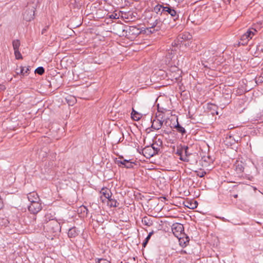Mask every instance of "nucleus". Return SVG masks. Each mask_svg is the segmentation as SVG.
<instances>
[{
	"mask_svg": "<svg viewBox=\"0 0 263 263\" xmlns=\"http://www.w3.org/2000/svg\"><path fill=\"white\" fill-rule=\"evenodd\" d=\"M172 231L174 236L179 239L181 244L182 243L181 240L183 238L182 236L184 235L183 224L179 223H174L172 226Z\"/></svg>",
	"mask_w": 263,
	"mask_h": 263,
	"instance_id": "f257e3e1",
	"label": "nucleus"
},
{
	"mask_svg": "<svg viewBox=\"0 0 263 263\" xmlns=\"http://www.w3.org/2000/svg\"><path fill=\"white\" fill-rule=\"evenodd\" d=\"M47 231L50 233H57L61 230L60 223L55 219H52L46 226Z\"/></svg>",
	"mask_w": 263,
	"mask_h": 263,
	"instance_id": "f03ea898",
	"label": "nucleus"
},
{
	"mask_svg": "<svg viewBox=\"0 0 263 263\" xmlns=\"http://www.w3.org/2000/svg\"><path fill=\"white\" fill-rule=\"evenodd\" d=\"M28 209L31 214L35 215L38 213L42 209L41 200L30 202V204L28 206Z\"/></svg>",
	"mask_w": 263,
	"mask_h": 263,
	"instance_id": "7ed1b4c3",
	"label": "nucleus"
},
{
	"mask_svg": "<svg viewBox=\"0 0 263 263\" xmlns=\"http://www.w3.org/2000/svg\"><path fill=\"white\" fill-rule=\"evenodd\" d=\"M168 74L172 80H177L181 77V71L176 66H171L168 70Z\"/></svg>",
	"mask_w": 263,
	"mask_h": 263,
	"instance_id": "20e7f679",
	"label": "nucleus"
},
{
	"mask_svg": "<svg viewBox=\"0 0 263 263\" xmlns=\"http://www.w3.org/2000/svg\"><path fill=\"white\" fill-rule=\"evenodd\" d=\"M256 32L257 31L253 28L248 30L246 33L241 36L240 40L242 41V44H247L248 41L255 34Z\"/></svg>",
	"mask_w": 263,
	"mask_h": 263,
	"instance_id": "39448f33",
	"label": "nucleus"
},
{
	"mask_svg": "<svg viewBox=\"0 0 263 263\" xmlns=\"http://www.w3.org/2000/svg\"><path fill=\"white\" fill-rule=\"evenodd\" d=\"M155 23L156 24L157 31L159 30H165L170 27L168 20L165 18L163 21H161L160 18H158L155 20Z\"/></svg>",
	"mask_w": 263,
	"mask_h": 263,
	"instance_id": "423d86ee",
	"label": "nucleus"
},
{
	"mask_svg": "<svg viewBox=\"0 0 263 263\" xmlns=\"http://www.w3.org/2000/svg\"><path fill=\"white\" fill-rule=\"evenodd\" d=\"M234 170L236 172L238 177L242 176V173L244 171V164L241 161H236L234 165Z\"/></svg>",
	"mask_w": 263,
	"mask_h": 263,
	"instance_id": "0eeeda50",
	"label": "nucleus"
},
{
	"mask_svg": "<svg viewBox=\"0 0 263 263\" xmlns=\"http://www.w3.org/2000/svg\"><path fill=\"white\" fill-rule=\"evenodd\" d=\"M34 15V10L33 8L27 9L23 13V18L26 21H30L33 19Z\"/></svg>",
	"mask_w": 263,
	"mask_h": 263,
	"instance_id": "6e6552de",
	"label": "nucleus"
},
{
	"mask_svg": "<svg viewBox=\"0 0 263 263\" xmlns=\"http://www.w3.org/2000/svg\"><path fill=\"white\" fill-rule=\"evenodd\" d=\"M143 155L146 158H150L157 154V150H154L153 147L146 146L142 149Z\"/></svg>",
	"mask_w": 263,
	"mask_h": 263,
	"instance_id": "1a4fd4ad",
	"label": "nucleus"
},
{
	"mask_svg": "<svg viewBox=\"0 0 263 263\" xmlns=\"http://www.w3.org/2000/svg\"><path fill=\"white\" fill-rule=\"evenodd\" d=\"M162 12H167L173 17L174 21H176L179 17V15L177 13L176 11L170 7L166 6L165 7H163Z\"/></svg>",
	"mask_w": 263,
	"mask_h": 263,
	"instance_id": "9d476101",
	"label": "nucleus"
},
{
	"mask_svg": "<svg viewBox=\"0 0 263 263\" xmlns=\"http://www.w3.org/2000/svg\"><path fill=\"white\" fill-rule=\"evenodd\" d=\"M117 164L119 166L123 165L124 167L128 168H132L133 167L134 162L130 161V160L122 159L117 161Z\"/></svg>",
	"mask_w": 263,
	"mask_h": 263,
	"instance_id": "9b49d317",
	"label": "nucleus"
},
{
	"mask_svg": "<svg viewBox=\"0 0 263 263\" xmlns=\"http://www.w3.org/2000/svg\"><path fill=\"white\" fill-rule=\"evenodd\" d=\"M27 198L28 199V200L30 202H34L35 201H39V200H40V199L39 198V195L35 192H32L29 193L27 195Z\"/></svg>",
	"mask_w": 263,
	"mask_h": 263,
	"instance_id": "f8f14e48",
	"label": "nucleus"
},
{
	"mask_svg": "<svg viewBox=\"0 0 263 263\" xmlns=\"http://www.w3.org/2000/svg\"><path fill=\"white\" fill-rule=\"evenodd\" d=\"M80 233V231L76 227H72L69 229L68 232V236L69 238H75Z\"/></svg>",
	"mask_w": 263,
	"mask_h": 263,
	"instance_id": "ddd939ff",
	"label": "nucleus"
},
{
	"mask_svg": "<svg viewBox=\"0 0 263 263\" xmlns=\"http://www.w3.org/2000/svg\"><path fill=\"white\" fill-rule=\"evenodd\" d=\"M162 124L163 121L158 119H156L154 120L152 123V128L155 130H158L161 128Z\"/></svg>",
	"mask_w": 263,
	"mask_h": 263,
	"instance_id": "4468645a",
	"label": "nucleus"
},
{
	"mask_svg": "<svg viewBox=\"0 0 263 263\" xmlns=\"http://www.w3.org/2000/svg\"><path fill=\"white\" fill-rule=\"evenodd\" d=\"M100 193L102 194L101 196V198H102L103 196L105 198L108 199L111 197L110 191L107 188H103Z\"/></svg>",
	"mask_w": 263,
	"mask_h": 263,
	"instance_id": "2eb2a0df",
	"label": "nucleus"
},
{
	"mask_svg": "<svg viewBox=\"0 0 263 263\" xmlns=\"http://www.w3.org/2000/svg\"><path fill=\"white\" fill-rule=\"evenodd\" d=\"M153 218L149 216H145L142 219V223L146 226L149 227L153 225Z\"/></svg>",
	"mask_w": 263,
	"mask_h": 263,
	"instance_id": "dca6fc26",
	"label": "nucleus"
},
{
	"mask_svg": "<svg viewBox=\"0 0 263 263\" xmlns=\"http://www.w3.org/2000/svg\"><path fill=\"white\" fill-rule=\"evenodd\" d=\"M131 117L134 120L138 121L142 117V115L133 108V110L131 113Z\"/></svg>",
	"mask_w": 263,
	"mask_h": 263,
	"instance_id": "f3484780",
	"label": "nucleus"
},
{
	"mask_svg": "<svg viewBox=\"0 0 263 263\" xmlns=\"http://www.w3.org/2000/svg\"><path fill=\"white\" fill-rule=\"evenodd\" d=\"M177 124L174 126V128H175L179 132L181 133L182 134H184L186 133V130L184 129V127H182L178 122V120H177Z\"/></svg>",
	"mask_w": 263,
	"mask_h": 263,
	"instance_id": "a211bd4d",
	"label": "nucleus"
},
{
	"mask_svg": "<svg viewBox=\"0 0 263 263\" xmlns=\"http://www.w3.org/2000/svg\"><path fill=\"white\" fill-rule=\"evenodd\" d=\"M108 200V204L110 206L117 207L119 204V203L115 199H112L111 197L109 198Z\"/></svg>",
	"mask_w": 263,
	"mask_h": 263,
	"instance_id": "6ab92c4d",
	"label": "nucleus"
},
{
	"mask_svg": "<svg viewBox=\"0 0 263 263\" xmlns=\"http://www.w3.org/2000/svg\"><path fill=\"white\" fill-rule=\"evenodd\" d=\"M52 219H54L53 218V216L51 213H46L44 217V221L47 223V224L50 222Z\"/></svg>",
	"mask_w": 263,
	"mask_h": 263,
	"instance_id": "aec40b11",
	"label": "nucleus"
},
{
	"mask_svg": "<svg viewBox=\"0 0 263 263\" xmlns=\"http://www.w3.org/2000/svg\"><path fill=\"white\" fill-rule=\"evenodd\" d=\"M13 48L14 50H17L19 49L20 46V42L18 40H14L12 42Z\"/></svg>",
	"mask_w": 263,
	"mask_h": 263,
	"instance_id": "412c9836",
	"label": "nucleus"
},
{
	"mask_svg": "<svg viewBox=\"0 0 263 263\" xmlns=\"http://www.w3.org/2000/svg\"><path fill=\"white\" fill-rule=\"evenodd\" d=\"M20 74L24 76L26 73H28V71L29 70V67H24L23 66L20 67Z\"/></svg>",
	"mask_w": 263,
	"mask_h": 263,
	"instance_id": "4be33fe9",
	"label": "nucleus"
},
{
	"mask_svg": "<svg viewBox=\"0 0 263 263\" xmlns=\"http://www.w3.org/2000/svg\"><path fill=\"white\" fill-rule=\"evenodd\" d=\"M44 72L45 70L43 67H39L35 70V72L40 75H42Z\"/></svg>",
	"mask_w": 263,
	"mask_h": 263,
	"instance_id": "5701e85b",
	"label": "nucleus"
},
{
	"mask_svg": "<svg viewBox=\"0 0 263 263\" xmlns=\"http://www.w3.org/2000/svg\"><path fill=\"white\" fill-rule=\"evenodd\" d=\"M163 7H164V6H162V5H161L158 4V5H156V6L154 7V11H155L156 13H158L159 12H160V10H161V9H162V10H163Z\"/></svg>",
	"mask_w": 263,
	"mask_h": 263,
	"instance_id": "b1692460",
	"label": "nucleus"
},
{
	"mask_svg": "<svg viewBox=\"0 0 263 263\" xmlns=\"http://www.w3.org/2000/svg\"><path fill=\"white\" fill-rule=\"evenodd\" d=\"M14 55L15 57V58L16 59H22L23 57L21 53V52L19 51V50H14Z\"/></svg>",
	"mask_w": 263,
	"mask_h": 263,
	"instance_id": "393cba45",
	"label": "nucleus"
},
{
	"mask_svg": "<svg viewBox=\"0 0 263 263\" xmlns=\"http://www.w3.org/2000/svg\"><path fill=\"white\" fill-rule=\"evenodd\" d=\"M182 153H183V151H182V150L181 151L177 150V154L178 155L180 156V159L183 161H187L188 160H187L186 157H183L182 156H181Z\"/></svg>",
	"mask_w": 263,
	"mask_h": 263,
	"instance_id": "a878e982",
	"label": "nucleus"
},
{
	"mask_svg": "<svg viewBox=\"0 0 263 263\" xmlns=\"http://www.w3.org/2000/svg\"><path fill=\"white\" fill-rule=\"evenodd\" d=\"M80 210L82 212H83L84 215H87L88 210L85 206H81Z\"/></svg>",
	"mask_w": 263,
	"mask_h": 263,
	"instance_id": "bb28decb",
	"label": "nucleus"
},
{
	"mask_svg": "<svg viewBox=\"0 0 263 263\" xmlns=\"http://www.w3.org/2000/svg\"><path fill=\"white\" fill-rule=\"evenodd\" d=\"M98 263H110V262L106 259H100L99 260Z\"/></svg>",
	"mask_w": 263,
	"mask_h": 263,
	"instance_id": "cd10ccee",
	"label": "nucleus"
},
{
	"mask_svg": "<svg viewBox=\"0 0 263 263\" xmlns=\"http://www.w3.org/2000/svg\"><path fill=\"white\" fill-rule=\"evenodd\" d=\"M110 17L111 18L117 19L119 18V16L117 14H112L110 15Z\"/></svg>",
	"mask_w": 263,
	"mask_h": 263,
	"instance_id": "c85d7f7f",
	"label": "nucleus"
},
{
	"mask_svg": "<svg viewBox=\"0 0 263 263\" xmlns=\"http://www.w3.org/2000/svg\"><path fill=\"white\" fill-rule=\"evenodd\" d=\"M187 149H188V147L187 146L186 147H184L183 148H182V151H184L186 156L188 155L187 154Z\"/></svg>",
	"mask_w": 263,
	"mask_h": 263,
	"instance_id": "c756f323",
	"label": "nucleus"
},
{
	"mask_svg": "<svg viewBox=\"0 0 263 263\" xmlns=\"http://www.w3.org/2000/svg\"><path fill=\"white\" fill-rule=\"evenodd\" d=\"M205 174V172H202L201 173H199L197 174V175L198 176H199L200 177H203L204 175Z\"/></svg>",
	"mask_w": 263,
	"mask_h": 263,
	"instance_id": "7c9ffc66",
	"label": "nucleus"
},
{
	"mask_svg": "<svg viewBox=\"0 0 263 263\" xmlns=\"http://www.w3.org/2000/svg\"><path fill=\"white\" fill-rule=\"evenodd\" d=\"M151 27H150V29L153 28H156V24L155 23V21L154 22H153V23H151Z\"/></svg>",
	"mask_w": 263,
	"mask_h": 263,
	"instance_id": "2f4dec72",
	"label": "nucleus"
},
{
	"mask_svg": "<svg viewBox=\"0 0 263 263\" xmlns=\"http://www.w3.org/2000/svg\"><path fill=\"white\" fill-rule=\"evenodd\" d=\"M6 89V87L4 85L1 84L0 85V91L4 90Z\"/></svg>",
	"mask_w": 263,
	"mask_h": 263,
	"instance_id": "473e14b6",
	"label": "nucleus"
},
{
	"mask_svg": "<svg viewBox=\"0 0 263 263\" xmlns=\"http://www.w3.org/2000/svg\"><path fill=\"white\" fill-rule=\"evenodd\" d=\"M197 207L196 202H195L194 205L191 204V206L189 207L191 209H194Z\"/></svg>",
	"mask_w": 263,
	"mask_h": 263,
	"instance_id": "72a5a7b5",
	"label": "nucleus"
},
{
	"mask_svg": "<svg viewBox=\"0 0 263 263\" xmlns=\"http://www.w3.org/2000/svg\"><path fill=\"white\" fill-rule=\"evenodd\" d=\"M16 73L17 74H20V67L18 68V66L16 68Z\"/></svg>",
	"mask_w": 263,
	"mask_h": 263,
	"instance_id": "f704fd0d",
	"label": "nucleus"
},
{
	"mask_svg": "<svg viewBox=\"0 0 263 263\" xmlns=\"http://www.w3.org/2000/svg\"><path fill=\"white\" fill-rule=\"evenodd\" d=\"M152 147H153V149L154 150H157V153H158V148L157 147H156L155 146H154V144H152V146H151Z\"/></svg>",
	"mask_w": 263,
	"mask_h": 263,
	"instance_id": "c9c22d12",
	"label": "nucleus"
},
{
	"mask_svg": "<svg viewBox=\"0 0 263 263\" xmlns=\"http://www.w3.org/2000/svg\"><path fill=\"white\" fill-rule=\"evenodd\" d=\"M147 243V241H144L143 242V244H142L143 246L144 247H145V246H146V245Z\"/></svg>",
	"mask_w": 263,
	"mask_h": 263,
	"instance_id": "e433bc0d",
	"label": "nucleus"
},
{
	"mask_svg": "<svg viewBox=\"0 0 263 263\" xmlns=\"http://www.w3.org/2000/svg\"><path fill=\"white\" fill-rule=\"evenodd\" d=\"M150 238H151V237H149V236L147 235V236L146 237V238H145V241H147V242H148V240H149Z\"/></svg>",
	"mask_w": 263,
	"mask_h": 263,
	"instance_id": "4c0bfd02",
	"label": "nucleus"
},
{
	"mask_svg": "<svg viewBox=\"0 0 263 263\" xmlns=\"http://www.w3.org/2000/svg\"><path fill=\"white\" fill-rule=\"evenodd\" d=\"M153 233H154V232H153V231H152V232H151L148 234V236L149 237H151V236L153 235Z\"/></svg>",
	"mask_w": 263,
	"mask_h": 263,
	"instance_id": "58836bf2",
	"label": "nucleus"
},
{
	"mask_svg": "<svg viewBox=\"0 0 263 263\" xmlns=\"http://www.w3.org/2000/svg\"><path fill=\"white\" fill-rule=\"evenodd\" d=\"M153 233H154V232H153V231H152V232H151L148 234V236L149 237H151V236L153 235Z\"/></svg>",
	"mask_w": 263,
	"mask_h": 263,
	"instance_id": "ea45409f",
	"label": "nucleus"
},
{
	"mask_svg": "<svg viewBox=\"0 0 263 263\" xmlns=\"http://www.w3.org/2000/svg\"><path fill=\"white\" fill-rule=\"evenodd\" d=\"M176 2H177L178 3H180L181 2H182L183 0H175Z\"/></svg>",
	"mask_w": 263,
	"mask_h": 263,
	"instance_id": "a19ab883",
	"label": "nucleus"
},
{
	"mask_svg": "<svg viewBox=\"0 0 263 263\" xmlns=\"http://www.w3.org/2000/svg\"><path fill=\"white\" fill-rule=\"evenodd\" d=\"M237 197V195H236L234 196L235 198H236Z\"/></svg>",
	"mask_w": 263,
	"mask_h": 263,
	"instance_id": "79ce46f5",
	"label": "nucleus"
}]
</instances>
